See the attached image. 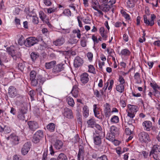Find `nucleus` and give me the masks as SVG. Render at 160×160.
Returning <instances> with one entry per match:
<instances>
[{"mask_svg": "<svg viewBox=\"0 0 160 160\" xmlns=\"http://www.w3.org/2000/svg\"><path fill=\"white\" fill-rule=\"evenodd\" d=\"M39 41L38 39L35 37H29L26 40L25 46L28 47H30L37 43Z\"/></svg>", "mask_w": 160, "mask_h": 160, "instance_id": "f257e3e1", "label": "nucleus"}, {"mask_svg": "<svg viewBox=\"0 0 160 160\" xmlns=\"http://www.w3.org/2000/svg\"><path fill=\"white\" fill-rule=\"evenodd\" d=\"M138 137L139 140L142 142H147L150 141L149 135L146 132H142L140 133Z\"/></svg>", "mask_w": 160, "mask_h": 160, "instance_id": "f03ea898", "label": "nucleus"}, {"mask_svg": "<svg viewBox=\"0 0 160 160\" xmlns=\"http://www.w3.org/2000/svg\"><path fill=\"white\" fill-rule=\"evenodd\" d=\"M30 80L32 85L33 86H36L38 84L40 86L41 84H42L44 82L43 78L40 75H38L36 78Z\"/></svg>", "mask_w": 160, "mask_h": 160, "instance_id": "7ed1b4c3", "label": "nucleus"}, {"mask_svg": "<svg viewBox=\"0 0 160 160\" xmlns=\"http://www.w3.org/2000/svg\"><path fill=\"white\" fill-rule=\"evenodd\" d=\"M156 18V16L154 14H152L151 15V20H149L147 19V17L146 15L143 16V21L147 25L150 26H152L154 24V19Z\"/></svg>", "mask_w": 160, "mask_h": 160, "instance_id": "20e7f679", "label": "nucleus"}, {"mask_svg": "<svg viewBox=\"0 0 160 160\" xmlns=\"http://www.w3.org/2000/svg\"><path fill=\"white\" fill-rule=\"evenodd\" d=\"M31 146V144L30 142H27L23 145L21 149V152L24 155H26L29 151Z\"/></svg>", "mask_w": 160, "mask_h": 160, "instance_id": "39448f33", "label": "nucleus"}, {"mask_svg": "<svg viewBox=\"0 0 160 160\" xmlns=\"http://www.w3.org/2000/svg\"><path fill=\"white\" fill-rule=\"evenodd\" d=\"M27 123L29 129L31 131H34L39 127L38 125L36 122L29 121Z\"/></svg>", "mask_w": 160, "mask_h": 160, "instance_id": "423d86ee", "label": "nucleus"}, {"mask_svg": "<svg viewBox=\"0 0 160 160\" xmlns=\"http://www.w3.org/2000/svg\"><path fill=\"white\" fill-rule=\"evenodd\" d=\"M63 115L64 117L69 119H71L73 118L72 111L70 109L67 108L64 109Z\"/></svg>", "mask_w": 160, "mask_h": 160, "instance_id": "0eeeda50", "label": "nucleus"}, {"mask_svg": "<svg viewBox=\"0 0 160 160\" xmlns=\"http://www.w3.org/2000/svg\"><path fill=\"white\" fill-rule=\"evenodd\" d=\"M8 95L11 98H14L17 95L16 88L13 86H10L8 88Z\"/></svg>", "mask_w": 160, "mask_h": 160, "instance_id": "6e6552de", "label": "nucleus"}, {"mask_svg": "<svg viewBox=\"0 0 160 160\" xmlns=\"http://www.w3.org/2000/svg\"><path fill=\"white\" fill-rule=\"evenodd\" d=\"M64 65L65 64L62 63L58 64L54 67L52 69L53 72L56 73L63 70L64 69Z\"/></svg>", "mask_w": 160, "mask_h": 160, "instance_id": "1a4fd4ad", "label": "nucleus"}, {"mask_svg": "<svg viewBox=\"0 0 160 160\" xmlns=\"http://www.w3.org/2000/svg\"><path fill=\"white\" fill-rule=\"evenodd\" d=\"M104 111L105 117L109 118L111 115V111L110 108V105L108 103H106L104 105Z\"/></svg>", "mask_w": 160, "mask_h": 160, "instance_id": "9d476101", "label": "nucleus"}, {"mask_svg": "<svg viewBox=\"0 0 160 160\" xmlns=\"http://www.w3.org/2000/svg\"><path fill=\"white\" fill-rule=\"evenodd\" d=\"M83 63L82 59L79 57H76L74 60V65L75 68L81 66Z\"/></svg>", "mask_w": 160, "mask_h": 160, "instance_id": "9b49d317", "label": "nucleus"}, {"mask_svg": "<svg viewBox=\"0 0 160 160\" xmlns=\"http://www.w3.org/2000/svg\"><path fill=\"white\" fill-rule=\"evenodd\" d=\"M65 42V40L64 38L61 37L53 41V43L56 46H60L63 45Z\"/></svg>", "mask_w": 160, "mask_h": 160, "instance_id": "f8f14e48", "label": "nucleus"}, {"mask_svg": "<svg viewBox=\"0 0 160 160\" xmlns=\"http://www.w3.org/2000/svg\"><path fill=\"white\" fill-rule=\"evenodd\" d=\"M84 155V147L83 146L80 145L79 146V151L78 155V160H80L81 158L83 159Z\"/></svg>", "mask_w": 160, "mask_h": 160, "instance_id": "ddd939ff", "label": "nucleus"}, {"mask_svg": "<svg viewBox=\"0 0 160 160\" xmlns=\"http://www.w3.org/2000/svg\"><path fill=\"white\" fill-rule=\"evenodd\" d=\"M80 80L81 82L85 84L89 81L88 74L87 73H84L80 76Z\"/></svg>", "mask_w": 160, "mask_h": 160, "instance_id": "4468645a", "label": "nucleus"}, {"mask_svg": "<svg viewBox=\"0 0 160 160\" xmlns=\"http://www.w3.org/2000/svg\"><path fill=\"white\" fill-rule=\"evenodd\" d=\"M142 125L144 127V129L148 131L150 130L152 126V123L149 121H146L143 123Z\"/></svg>", "mask_w": 160, "mask_h": 160, "instance_id": "2eb2a0df", "label": "nucleus"}, {"mask_svg": "<svg viewBox=\"0 0 160 160\" xmlns=\"http://www.w3.org/2000/svg\"><path fill=\"white\" fill-rule=\"evenodd\" d=\"M94 127L96 128L95 132L97 135H100V136H105L104 133L102 132L101 127L99 125L96 124Z\"/></svg>", "mask_w": 160, "mask_h": 160, "instance_id": "dca6fc26", "label": "nucleus"}, {"mask_svg": "<svg viewBox=\"0 0 160 160\" xmlns=\"http://www.w3.org/2000/svg\"><path fill=\"white\" fill-rule=\"evenodd\" d=\"M99 8L104 12H107L109 11L111 8V6L108 4H102L99 5Z\"/></svg>", "mask_w": 160, "mask_h": 160, "instance_id": "f3484780", "label": "nucleus"}, {"mask_svg": "<svg viewBox=\"0 0 160 160\" xmlns=\"http://www.w3.org/2000/svg\"><path fill=\"white\" fill-rule=\"evenodd\" d=\"M63 146V143L61 140H57L54 144L55 148L57 150H59Z\"/></svg>", "mask_w": 160, "mask_h": 160, "instance_id": "a211bd4d", "label": "nucleus"}, {"mask_svg": "<svg viewBox=\"0 0 160 160\" xmlns=\"http://www.w3.org/2000/svg\"><path fill=\"white\" fill-rule=\"evenodd\" d=\"M160 152V146L158 145H155L152 148L150 153V155L151 156V155L154 154L155 152Z\"/></svg>", "mask_w": 160, "mask_h": 160, "instance_id": "6ab92c4d", "label": "nucleus"}, {"mask_svg": "<svg viewBox=\"0 0 160 160\" xmlns=\"http://www.w3.org/2000/svg\"><path fill=\"white\" fill-rule=\"evenodd\" d=\"M104 136H100V135H96L94 138V143L96 145H99L101 143V137Z\"/></svg>", "mask_w": 160, "mask_h": 160, "instance_id": "aec40b11", "label": "nucleus"}, {"mask_svg": "<svg viewBox=\"0 0 160 160\" xmlns=\"http://www.w3.org/2000/svg\"><path fill=\"white\" fill-rule=\"evenodd\" d=\"M87 123L88 124V127L89 128H93L97 124L95 120L91 118L87 121Z\"/></svg>", "mask_w": 160, "mask_h": 160, "instance_id": "412c9836", "label": "nucleus"}, {"mask_svg": "<svg viewBox=\"0 0 160 160\" xmlns=\"http://www.w3.org/2000/svg\"><path fill=\"white\" fill-rule=\"evenodd\" d=\"M131 52L127 49H124L122 50L119 53V55L124 56H129Z\"/></svg>", "mask_w": 160, "mask_h": 160, "instance_id": "4be33fe9", "label": "nucleus"}, {"mask_svg": "<svg viewBox=\"0 0 160 160\" xmlns=\"http://www.w3.org/2000/svg\"><path fill=\"white\" fill-rule=\"evenodd\" d=\"M82 115L85 118H87L89 115V108L86 105H85L83 107Z\"/></svg>", "mask_w": 160, "mask_h": 160, "instance_id": "5701e85b", "label": "nucleus"}, {"mask_svg": "<svg viewBox=\"0 0 160 160\" xmlns=\"http://www.w3.org/2000/svg\"><path fill=\"white\" fill-rule=\"evenodd\" d=\"M128 107L129 110H128V111L130 112V113H135L138 110V107L136 106L129 105Z\"/></svg>", "mask_w": 160, "mask_h": 160, "instance_id": "b1692460", "label": "nucleus"}, {"mask_svg": "<svg viewBox=\"0 0 160 160\" xmlns=\"http://www.w3.org/2000/svg\"><path fill=\"white\" fill-rule=\"evenodd\" d=\"M93 107V112L95 116L97 118L100 119L101 118L99 112L98 111V108L97 107V104H94Z\"/></svg>", "mask_w": 160, "mask_h": 160, "instance_id": "393cba45", "label": "nucleus"}, {"mask_svg": "<svg viewBox=\"0 0 160 160\" xmlns=\"http://www.w3.org/2000/svg\"><path fill=\"white\" fill-rule=\"evenodd\" d=\"M56 64V62L55 61L46 62L45 63V67L47 69H50L53 68Z\"/></svg>", "mask_w": 160, "mask_h": 160, "instance_id": "a878e982", "label": "nucleus"}, {"mask_svg": "<svg viewBox=\"0 0 160 160\" xmlns=\"http://www.w3.org/2000/svg\"><path fill=\"white\" fill-rule=\"evenodd\" d=\"M106 138L107 139L112 142L116 141L115 135L111 133H108L106 135Z\"/></svg>", "mask_w": 160, "mask_h": 160, "instance_id": "bb28decb", "label": "nucleus"}, {"mask_svg": "<svg viewBox=\"0 0 160 160\" xmlns=\"http://www.w3.org/2000/svg\"><path fill=\"white\" fill-rule=\"evenodd\" d=\"M116 90L120 93L122 92L124 89V87L123 84H119L116 86Z\"/></svg>", "mask_w": 160, "mask_h": 160, "instance_id": "cd10ccee", "label": "nucleus"}, {"mask_svg": "<svg viewBox=\"0 0 160 160\" xmlns=\"http://www.w3.org/2000/svg\"><path fill=\"white\" fill-rule=\"evenodd\" d=\"M39 56L38 53L35 52H32L30 54L31 58L33 61H35Z\"/></svg>", "mask_w": 160, "mask_h": 160, "instance_id": "c85d7f7f", "label": "nucleus"}, {"mask_svg": "<svg viewBox=\"0 0 160 160\" xmlns=\"http://www.w3.org/2000/svg\"><path fill=\"white\" fill-rule=\"evenodd\" d=\"M66 100L69 106L71 107H73L74 106L75 103L72 97L70 96L67 97Z\"/></svg>", "mask_w": 160, "mask_h": 160, "instance_id": "c756f323", "label": "nucleus"}, {"mask_svg": "<svg viewBox=\"0 0 160 160\" xmlns=\"http://www.w3.org/2000/svg\"><path fill=\"white\" fill-rule=\"evenodd\" d=\"M7 50L8 54L10 55L11 56H13L17 55L16 54L15 51L13 49V47H10L8 48H7Z\"/></svg>", "mask_w": 160, "mask_h": 160, "instance_id": "7c9ffc66", "label": "nucleus"}, {"mask_svg": "<svg viewBox=\"0 0 160 160\" xmlns=\"http://www.w3.org/2000/svg\"><path fill=\"white\" fill-rule=\"evenodd\" d=\"M57 160H68V158L66 155L63 153H61L58 156Z\"/></svg>", "mask_w": 160, "mask_h": 160, "instance_id": "2f4dec72", "label": "nucleus"}, {"mask_svg": "<svg viewBox=\"0 0 160 160\" xmlns=\"http://www.w3.org/2000/svg\"><path fill=\"white\" fill-rule=\"evenodd\" d=\"M19 138L18 136L15 135L12 136V139L11 140L15 144H18L19 143Z\"/></svg>", "mask_w": 160, "mask_h": 160, "instance_id": "473e14b6", "label": "nucleus"}, {"mask_svg": "<svg viewBox=\"0 0 160 160\" xmlns=\"http://www.w3.org/2000/svg\"><path fill=\"white\" fill-rule=\"evenodd\" d=\"M47 128L50 131L53 132L55 130V125L53 123H50L47 126Z\"/></svg>", "mask_w": 160, "mask_h": 160, "instance_id": "72a5a7b5", "label": "nucleus"}, {"mask_svg": "<svg viewBox=\"0 0 160 160\" xmlns=\"http://www.w3.org/2000/svg\"><path fill=\"white\" fill-rule=\"evenodd\" d=\"M99 3L97 0H92L91 1V6L94 9H96Z\"/></svg>", "mask_w": 160, "mask_h": 160, "instance_id": "f704fd0d", "label": "nucleus"}, {"mask_svg": "<svg viewBox=\"0 0 160 160\" xmlns=\"http://www.w3.org/2000/svg\"><path fill=\"white\" fill-rule=\"evenodd\" d=\"M118 129L116 127H115L114 126H112L111 127V128H110L111 133L115 135L118 133Z\"/></svg>", "mask_w": 160, "mask_h": 160, "instance_id": "c9c22d12", "label": "nucleus"}, {"mask_svg": "<svg viewBox=\"0 0 160 160\" xmlns=\"http://www.w3.org/2000/svg\"><path fill=\"white\" fill-rule=\"evenodd\" d=\"M25 42H26V40H25L23 36H22L18 40V44L21 46L23 44L25 45Z\"/></svg>", "mask_w": 160, "mask_h": 160, "instance_id": "e433bc0d", "label": "nucleus"}, {"mask_svg": "<svg viewBox=\"0 0 160 160\" xmlns=\"http://www.w3.org/2000/svg\"><path fill=\"white\" fill-rule=\"evenodd\" d=\"M34 134L36 135V136H37L41 139L44 137L43 132L42 130H40L38 131Z\"/></svg>", "mask_w": 160, "mask_h": 160, "instance_id": "4c0bfd02", "label": "nucleus"}, {"mask_svg": "<svg viewBox=\"0 0 160 160\" xmlns=\"http://www.w3.org/2000/svg\"><path fill=\"white\" fill-rule=\"evenodd\" d=\"M135 4L132 1L130 0L128 1L127 2V7L129 8H132L134 7Z\"/></svg>", "mask_w": 160, "mask_h": 160, "instance_id": "58836bf2", "label": "nucleus"}, {"mask_svg": "<svg viewBox=\"0 0 160 160\" xmlns=\"http://www.w3.org/2000/svg\"><path fill=\"white\" fill-rule=\"evenodd\" d=\"M119 120L118 117L115 115L113 116L111 119V122L113 123H117L118 122Z\"/></svg>", "mask_w": 160, "mask_h": 160, "instance_id": "ea45409f", "label": "nucleus"}, {"mask_svg": "<svg viewBox=\"0 0 160 160\" xmlns=\"http://www.w3.org/2000/svg\"><path fill=\"white\" fill-rule=\"evenodd\" d=\"M36 72L34 70L32 71L30 74V80H32L34 78H36Z\"/></svg>", "mask_w": 160, "mask_h": 160, "instance_id": "a19ab883", "label": "nucleus"}, {"mask_svg": "<svg viewBox=\"0 0 160 160\" xmlns=\"http://www.w3.org/2000/svg\"><path fill=\"white\" fill-rule=\"evenodd\" d=\"M41 139V138L36 136V135L34 134L33 138L32 141L34 143H37L39 142Z\"/></svg>", "mask_w": 160, "mask_h": 160, "instance_id": "79ce46f5", "label": "nucleus"}, {"mask_svg": "<svg viewBox=\"0 0 160 160\" xmlns=\"http://www.w3.org/2000/svg\"><path fill=\"white\" fill-rule=\"evenodd\" d=\"M88 67L89 68L88 70V72L93 74L96 73L95 68L93 65H90L88 66Z\"/></svg>", "mask_w": 160, "mask_h": 160, "instance_id": "37998d69", "label": "nucleus"}, {"mask_svg": "<svg viewBox=\"0 0 160 160\" xmlns=\"http://www.w3.org/2000/svg\"><path fill=\"white\" fill-rule=\"evenodd\" d=\"M80 142V139L79 138L78 135H76L72 139V142L74 143H76L77 142Z\"/></svg>", "mask_w": 160, "mask_h": 160, "instance_id": "c03bdc74", "label": "nucleus"}, {"mask_svg": "<svg viewBox=\"0 0 160 160\" xmlns=\"http://www.w3.org/2000/svg\"><path fill=\"white\" fill-rule=\"evenodd\" d=\"M78 40H77L76 39H74L70 40L66 44L67 45H69V44H76L78 42Z\"/></svg>", "mask_w": 160, "mask_h": 160, "instance_id": "a18cd8bd", "label": "nucleus"}, {"mask_svg": "<svg viewBox=\"0 0 160 160\" xmlns=\"http://www.w3.org/2000/svg\"><path fill=\"white\" fill-rule=\"evenodd\" d=\"M134 78L137 81V83H139V82L140 81V75L139 73L136 72L134 76Z\"/></svg>", "mask_w": 160, "mask_h": 160, "instance_id": "49530a36", "label": "nucleus"}, {"mask_svg": "<svg viewBox=\"0 0 160 160\" xmlns=\"http://www.w3.org/2000/svg\"><path fill=\"white\" fill-rule=\"evenodd\" d=\"M39 16L40 18L43 21L44 20L46 17L45 14L42 11H40L39 12Z\"/></svg>", "mask_w": 160, "mask_h": 160, "instance_id": "de8ad7c7", "label": "nucleus"}, {"mask_svg": "<svg viewBox=\"0 0 160 160\" xmlns=\"http://www.w3.org/2000/svg\"><path fill=\"white\" fill-rule=\"evenodd\" d=\"M27 108L26 107H22L20 111V113L23 114H25L27 112Z\"/></svg>", "mask_w": 160, "mask_h": 160, "instance_id": "09e8293b", "label": "nucleus"}, {"mask_svg": "<svg viewBox=\"0 0 160 160\" xmlns=\"http://www.w3.org/2000/svg\"><path fill=\"white\" fill-rule=\"evenodd\" d=\"M94 94L97 98H99L102 96L99 91L97 90H94Z\"/></svg>", "mask_w": 160, "mask_h": 160, "instance_id": "8fccbe9b", "label": "nucleus"}, {"mask_svg": "<svg viewBox=\"0 0 160 160\" xmlns=\"http://www.w3.org/2000/svg\"><path fill=\"white\" fill-rule=\"evenodd\" d=\"M18 118L20 120H24L25 119L24 114L19 112L18 116Z\"/></svg>", "mask_w": 160, "mask_h": 160, "instance_id": "3c124183", "label": "nucleus"}, {"mask_svg": "<svg viewBox=\"0 0 160 160\" xmlns=\"http://www.w3.org/2000/svg\"><path fill=\"white\" fill-rule=\"evenodd\" d=\"M32 22L34 24H37L39 22L38 18L36 16H33L32 18Z\"/></svg>", "mask_w": 160, "mask_h": 160, "instance_id": "603ef678", "label": "nucleus"}, {"mask_svg": "<svg viewBox=\"0 0 160 160\" xmlns=\"http://www.w3.org/2000/svg\"><path fill=\"white\" fill-rule=\"evenodd\" d=\"M96 160H108V159L106 155H103L101 157L97 158Z\"/></svg>", "mask_w": 160, "mask_h": 160, "instance_id": "864d4df0", "label": "nucleus"}, {"mask_svg": "<svg viewBox=\"0 0 160 160\" xmlns=\"http://www.w3.org/2000/svg\"><path fill=\"white\" fill-rule=\"evenodd\" d=\"M43 3L47 6H50L51 5L52 3L51 0H43Z\"/></svg>", "mask_w": 160, "mask_h": 160, "instance_id": "5fc2aeb1", "label": "nucleus"}, {"mask_svg": "<svg viewBox=\"0 0 160 160\" xmlns=\"http://www.w3.org/2000/svg\"><path fill=\"white\" fill-rule=\"evenodd\" d=\"M71 93L72 94L73 96L75 98H77L78 95V90H72Z\"/></svg>", "mask_w": 160, "mask_h": 160, "instance_id": "6e6d98bb", "label": "nucleus"}, {"mask_svg": "<svg viewBox=\"0 0 160 160\" xmlns=\"http://www.w3.org/2000/svg\"><path fill=\"white\" fill-rule=\"evenodd\" d=\"M87 56L88 58V60L90 61H92L93 58V54L91 52H89L87 54Z\"/></svg>", "mask_w": 160, "mask_h": 160, "instance_id": "4d7b16f0", "label": "nucleus"}, {"mask_svg": "<svg viewBox=\"0 0 160 160\" xmlns=\"http://www.w3.org/2000/svg\"><path fill=\"white\" fill-rule=\"evenodd\" d=\"M56 10V8H49L47 9V12L48 13H51L54 12Z\"/></svg>", "mask_w": 160, "mask_h": 160, "instance_id": "13d9d810", "label": "nucleus"}, {"mask_svg": "<svg viewBox=\"0 0 160 160\" xmlns=\"http://www.w3.org/2000/svg\"><path fill=\"white\" fill-rule=\"evenodd\" d=\"M47 154H48L47 150L44 151L43 154V155L42 160H47Z\"/></svg>", "mask_w": 160, "mask_h": 160, "instance_id": "bf43d9fd", "label": "nucleus"}, {"mask_svg": "<svg viewBox=\"0 0 160 160\" xmlns=\"http://www.w3.org/2000/svg\"><path fill=\"white\" fill-rule=\"evenodd\" d=\"M118 80H119V82H120V84H123L125 83V80L123 78L122 76H119Z\"/></svg>", "mask_w": 160, "mask_h": 160, "instance_id": "052dcab7", "label": "nucleus"}, {"mask_svg": "<svg viewBox=\"0 0 160 160\" xmlns=\"http://www.w3.org/2000/svg\"><path fill=\"white\" fill-rule=\"evenodd\" d=\"M74 32L77 33V37L78 38H81V33L80 31L79 30H75Z\"/></svg>", "mask_w": 160, "mask_h": 160, "instance_id": "680f3d73", "label": "nucleus"}, {"mask_svg": "<svg viewBox=\"0 0 160 160\" xmlns=\"http://www.w3.org/2000/svg\"><path fill=\"white\" fill-rule=\"evenodd\" d=\"M81 44L83 47H85L86 46V41L85 38L81 40Z\"/></svg>", "mask_w": 160, "mask_h": 160, "instance_id": "e2e57ef3", "label": "nucleus"}, {"mask_svg": "<svg viewBox=\"0 0 160 160\" xmlns=\"http://www.w3.org/2000/svg\"><path fill=\"white\" fill-rule=\"evenodd\" d=\"M150 84L151 86L153 88L154 90L156 89L157 88L158 89L160 88V87H158V85L156 84L151 83Z\"/></svg>", "mask_w": 160, "mask_h": 160, "instance_id": "0e129e2a", "label": "nucleus"}, {"mask_svg": "<svg viewBox=\"0 0 160 160\" xmlns=\"http://www.w3.org/2000/svg\"><path fill=\"white\" fill-rule=\"evenodd\" d=\"M109 83L110 85L108 88V90H110L112 89L114 83L113 81L112 80H111L110 81Z\"/></svg>", "mask_w": 160, "mask_h": 160, "instance_id": "69168bd1", "label": "nucleus"}, {"mask_svg": "<svg viewBox=\"0 0 160 160\" xmlns=\"http://www.w3.org/2000/svg\"><path fill=\"white\" fill-rule=\"evenodd\" d=\"M29 95L32 99H33L34 98L35 92L34 91H30L29 92Z\"/></svg>", "mask_w": 160, "mask_h": 160, "instance_id": "338daca9", "label": "nucleus"}, {"mask_svg": "<svg viewBox=\"0 0 160 160\" xmlns=\"http://www.w3.org/2000/svg\"><path fill=\"white\" fill-rule=\"evenodd\" d=\"M125 132L127 135H130L132 134V132L129 128H127L125 129Z\"/></svg>", "mask_w": 160, "mask_h": 160, "instance_id": "774afa93", "label": "nucleus"}]
</instances>
